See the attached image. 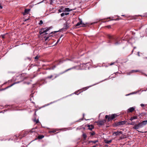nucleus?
Listing matches in <instances>:
<instances>
[{
	"label": "nucleus",
	"mask_w": 147,
	"mask_h": 147,
	"mask_svg": "<svg viewBox=\"0 0 147 147\" xmlns=\"http://www.w3.org/2000/svg\"><path fill=\"white\" fill-rule=\"evenodd\" d=\"M55 66H54L53 67V69H54V68H55Z\"/></svg>",
	"instance_id": "49530a36"
},
{
	"label": "nucleus",
	"mask_w": 147,
	"mask_h": 147,
	"mask_svg": "<svg viewBox=\"0 0 147 147\" xmlns=\"http://www.w3.org/2000/svg\"><path fill=\"white\" fill-rule=\"evenodd\" d=\"M142 123L143 126L147 124V120L143 121Z\"/></svg>",
	"instance_id": "2eb2a0df"
},
{
	"label": "nucleus",
	"mask_w": 147,
	"mask_h": 147,
	"mask_svg": "<svg viewBox=\"0 0 147 147\" xmlns=\"http://www.w3.org/2000/svg\"><path fill=\"white\" fill-rule=\"evenodd\" d=\"M122 134V132L121 131H117V132H114L113 133V135H115V136L119 135L121 134Z\"/></svg>",
	"instance_id": "6e6552de"
},
{
	"label": "nucleus",
	"mask_w": 147,
	"mask_h": 147,
	"mask_svg": "<svg viewBox=\"0 0 147 147\" xmlns=\"http://www.w3.org/2000/svg\"><path fill=\"white\" fill-rule=\"evenodd\" d=\"M58 11L59 12H61L62 11V9H59L58 10Z\"/></svg>",
	"instance_id": "f704fd0d"
},
{
	"label": "nucleus",
	"mask_w": 147,
	"mask_h": 147,
	"mask_svg": "<svg viewBox=\"0 0 147 147\" xmlns=\"http://www.w3.org/2000/svg\"><path fill=\"white\" fill-rule=\"evenodd\" d=\"M135 108L134 107H130L127 110V113H130L132 112L135 109Z\"/></svg>",
	"instance_id": "1a4fd4ad"
},
{
	"label": "nucleus",
	"mask_w": 147,
	"mask_h": 147,
	"mask_svg": "<svg viewBox=\"0 0 147 147\" xmlns=\"http://www.w3.org/2000/svg\"><path fill=\"white\" fill-rule=\"evenodd\" d=\"M118 20V19H116V20Z\"/></svg>",
	"instance_id": "864d4df0"
},
{
	"label": "nucleus",
	"mask_w": 147,
	"mask_h": 147,
	"mask_svg": "<svg viewBox=\"0 0 147 147\" xmlns=\"http://www.w3.org/2000/svg\"><path fill=\"white\" fill-rule=\"evenodd\" d=\"M129 124L130 125H134L135 124L136 125V123L135 122H132L131 123H129Z\"/></svg>",
	"instance_id": "a878e982"
},
{
	"label": "nucleus",
	"mask_w": 147,
	"mask_h": 147,
	"mask_svg": "<svg viewBox=\"0 0 147 147\" xmlns=\"http://www.w3.org/2000/svg\"><path fill=\"white\" fill-rule=\"evenodd\" d=\"M62 37V35L60 37V38H61V37Z\"/></svg>",
	"instance_id": "603ef678"
},
{
	"label": "nucleus",
	"mask_w": 147,
	"mask_h": 147,
	"mask_svg": "<svg viewBox=\"0 0 147 147\" xmlns=\"http://www.w3.org/2000/svg\"><path fill=\"white\" fill-rule=\"evenodd\" d=\"M139 71V70H132L131 71V73H135L138 72Z\"/></svg>",
	"instance_id": "5701e85b"
},
{
	"label": "nucleus",
	"mask_w": 147,
	"mask_h": 147,
	"mask_svg": "<svg viewBox=\"0 0 147 147\" xmlns=\"http://www.w3.org/2000/svg\"><path fill=\"white\" fill-rule=\"evenodd\" d=\"M143 127L142 122H139L137 124H136L133 127L134 129H137Z\"/></svg>",
	"instance_id": "39448f33"
},
{
	"label": "nucleus",
	"mask_w": 147,
	"mask_h": 147,
	"mask_svg": "<svg viewBox=\"0 0 147 147\" xmlns=\"http://www.w3.org/2000/svg\"><path fill=\"white\" fill-rule=\"evenodd\" d=\"M140 106L142 107H144V105L143 104H140Z\"/></svg>",
	"instance_id": "4c0bfd02"
},
{
	"label": "nucleus",
	"mask_w": 147,
	"mask_h": 147,
	"mask_svg": "<svg viewBox=\"0 0 147 147\" xmlns=\"http://www.w3.org/2000/svg\"><path fill=\"white\" fill-rule=\"evenodd\" d=\"M92 147H96V146H92Z\"/></svg>",
	"instance_id": "de8ad7c7"
},
{
	"label": "nucleus",
	"mask_w": 147,
	"mask_h": 147,
	"mask_svg": "<svg viewBox=\"0 0 147 147\" xmlns=\"http://www.w3.org/2000/svg\"><path fill=\"white\" fill-rule=\"evenodd\" d=\"M88 88V87H86L84 88H83L82 89L84 90H87Z\"/></svg>",
	"instance_id": "bb28decb"
},
{
	"label": "nucleus",
	"mask_w": 147,
	"mask_h": 147,
	"mask_svg": "<svg viewBox=\"0 0 147 147\" xmlns=\"http://www.w3.org/2000/svg\"><path fill=\"white\" fill-rule=\"evenodd\" d=\"M146 76H147V75H146Z\"/></svg>",
	"instance_id": "6e6d98bb"
},
{
	"label": "nucleus",
	"mask_w": 147,
	"mask_h": 147,
	"mask_svg": "<svg viewBox=\"0 0 147 147\" xmlns=\"http://www.w3.org/2000/svg\"><path fill=\"white\" fill-rule=\"evenodd\" d=\"M95 134V132H93L92 133H91V135L93 136V135H94Z\"/></svg>",
	"instance_id": "2f4dec72"
},
{
	"label": "nucleus",
	"mask_w": 147,
	"mask_h": 147,
	"mask_svg": "<svg viewBox=\"0 0 147 147\" xmlns=\"http://www.w3.org/2000/svg\"><path fill=\"white\" fill-rule=\"evenodd\" d=\"M71 9H70L69 8H66L65 9V11H71Z\"/></svg>",
	"instance_id": "a211bd4d"
},
{
	"label": "nucleus",
	"mask_w": 147,
	"mask_h": 147,
	"mask_svg": "<svg viewBox=\"0 0 147 147\" xmlns=\"http://www.w3.org/2000/svg\"><path fill=\"white\" fill-rule=\"evenodd\" d=\"M69 13H67V12H66V13H64V14H65V15H67L68 14H69Z\"/></svg>",
	"instance_id": "72a5a7b5"
},
{
	"label": "nucleus",
	"mask_w": 147,
	"mask_h": 147,
	"mask_svg": "<svg viewBox=\"0 0 147 147\" xmlns=\"http://www.w3.org/2000/svg\"><path fill=\"white\" fill-rule=\"evenodd\" d=\"M126 122L127 121H125L118 122L115 123L114 126L116 127L120 126L125 124Z\"/></svg>",
	"instance_id": "20e7f679"
},
{
	"label": "nucleus",
	"mask_w": 147,
	"mask_h": 147,
	"mask_svg": "<svg viewBox=\"0 0 147 147\" xmlns=\"http://www.w3.org/2000/svg\"><path fill=\"white\" fill-rule=\"evenodd\" d=\"M88 126L89 127V129L90 130H92L94 128V126L92 125H88Z\"/></svg>",
	"instance_id": "f3484780"
},
{
	"label": "nucleus",
	"mask_w": 147,
	"mask_h": 147,
	"mask_svg": "<svg viewBox=\"0 0 147 147\" xmlns=\"http://www.w3.org/2000/svg\"><path fill=\"white\" fill-rule=\"evenodd\" d=\"M53 27L50 26L49 27H46L45 28H42L41 29L39 32V33L42 36L48 34L47 32L50 30Z\"/></svg>",
	"instance_id": "f257e3e1"
},
{
	"label": "nucleus",
	"mask_w": 147,
	"mask_h": 147,
	"mask_svg": "<svg viewBox=\"0 0 147 147\" xmlns=\"http://www.w3.org/2000/svg\"><path fill=\"white\" fill-rule=\"evenodd\" d=\"M14 137H15L16 138H19L20 139L22 138V137L20 135H19L18 136H15Z\"/></svg>",
	"instance_id": "aec40b11"
},
{
	"label": "nucleus",
	"mask_w": 147,
	"mask_h": 147,
	"mask_svg": "<svg viewBox=\"0 0 147 147\" xmlns=\"http://www.w3.org/2000/svg\"><path fill=\"white\" fill-rule=\"evenodd\" d=\"M108 37L109 39L115 40V42L114 43L115 45L116 46L120 44V42L118 41L116 38L114 36L109 34L108 35Z\"/></svg>",
	"instance_id": "7ed1b4c3"
},
{
	"label": "nucleus",
	"mask_w": 147,
	"mask_h": 147,
	"mask_svg": "<svg viewBox=\"0 0 147 147\" xmlns=\"http://www.w3.org/2000/svg\"><path fill=\"white\" fill-rule=\"evenodd\" d=\"M114 63H111L109 64V65H113L114 64Z\"/></svg>",
	"instance_id": "e433bc0d"
},
{
	"label": "nucleus",
	"mask_w": 147,
	"mask_h": 147,
	"mask_svg": "<svg viewBox=\"0 0 147 147\" xmlns=\"http://www.w3.org/2000/svg\"><path fill=\"white\" fill-rule=\"evenodd\" d=\"M106 122V121L105 120L98 121L96 122L97 124L98 125H104V123Z\"/></svg>",
	"instance_id": "0eeeda50"
},
{
	"label": "nucleus",
	"mask_w": 147,
	"mask_h": 147,
	"mask_svg": "<svg viewBox=\"0 0 147 147\" xmlns=\"http://www.w3.org/2000/svg\"><path fill=\"white\" fill-rule=\"evenodd\" d=\"M58 32V31H55V32H54V33H56V32Z\"/></svg>",
	"instance_id": "c03bdc74"
},
{
	"label": "nucleus",
	"mask_w": 147,
	"mask_h": 147,
	"mask_svg": "<svg viewBox=\"0 0 147 147\" xmlns=\"http://www.w3.org/2000/svg\"><path fill=\"white\" fill-rule=\"evenodd\" d=\"M48 38H49V37H46V38L45 39V40H48Z\"/></svg>",
	"instance_id": "a19ab883"
},
{
	"label": "nucleus",
	"mask_w": 147,
	"mask_h": 147,
	"mask_svg": "<svg viewBox=\"0 0 147 147\" xmlns=\"http://www.w3.org/2000/svg\"><path fill=\"white\" fill-rule=\"evenodd\" d=\"M82 137L84 140H85L87 136L85 134H82Z\"/></svg>",
	"instance_id": "412c9836"
},
{
	"label": "nucleus",
	"mask_w": 147,
	"mask_h": 147,
	"mask_svg": "<svg viewBox=\"0 0 147 147\" xmlns=\"http://www.w3.org/2000/svg\"><path fill=\"white\" fill-rule=\"evenodd\" d=\"M138 55L139 56H140V54H139V53L138 52Z\"/></svg>",
	"instance_id": "37998d69"
},
{
	"label": "nucleus",
	"mask_w": 147,
	"mask_h": 147,
	"mask_svg": "<svg viewBox=\"0 0 147 147\" xmlns=\"http://www.w3.org/2000/svg\"><path fill=\"white\" fill-rule=\"evenodd\" d=\"M85 26V24L82 23V21L81 20L80 22H78L76 25V27H84Z\"/></svg>",
	"instance_id": "423d86ee"
},
{
	"label": "nucleus",
	"mask_w": 147,
	"mask_h": 147,
	"mask_svg": "<svg viewBox=\"0 0 147 147\" xmlns=\"http://www.w3.org/2000/svg\"><path fill=\"white\" fill-rule=\"evenodd\" d=\"M35 59H38V56H36L34 58Z\"/></svg>",
	"instance_id": "58836bf2"
},
{
	"label": "nucleus",
	"mask_w": 147,
	"mask_h": 147,
	"mask_svg": "<svg viewBox=\"0 0 147 147\" xmlns=\"http://www.w3.org/2000/svg\"><path fill=\"white\" fill-rule=\"evenodd\" d=\"M98 142V140L91 141H89V143H90V142H92L94 143H95Z\"/></svg>",
	"instance_id": "4be33fe9"
},
{
	"label": "nucleus",
	"mask_w": 147,
	"mask_h": 147,
	"mask_svg": "<svg viewBox=\"0 0 147 147\" xmlns=\"http://www.w3.org/2000/svg\"><path fill=\"white\" fill-rule=\"evenodd\" d=\"M118 115L115 114H113L111 115H106L105 116V118L106 119H108V121H109L111 120H112L113 119H114Z\"/></svg>",
	"instance_id": "f03ea898"
},
{
	"label": "nucleus",
	"mask_w": 147,
	"mask_h": 147,
	"mask_svg": "<svg viewBox=\"0 0 147 147\" xmlns=\"http://www.w3.org/2000/svg\"><path fill=\"white\" fill-rule=\"evenodd\" d=\"M59 40H60V39H59V40H58L57 41V42H56V43H58L59 42Z\"/></svg>",
	"instance_id": "79ce46f5"
},
{
	"label": "nucleus",
	"mask_w": 147,
	"mask_h": 147,
	"mask_svg": "<svg viewBox=\"0 0 147 147\" xmlns=\"http://www.w3.org/2000/svg\"><path fill=\"white\" fill-rule=\"evenodd\" d=\"M69 23L67 21L64 24V28L65 29H67L68 28V25H69Z\"/></svg>",
	"instance_id": "9b49d317"
},
{
	"label": "nucleus",
	"mask_w": 147,
	"mask_h": 147,
	"mask_svg": "<svg viewBox=\"0 0 147 147\" xmlns=\"http://www.w3.org/2000/svg\"><path fill=\"white\" fill-rule=\"evenodd\" d=\"M43 37H44V38H45V36H43Z\"/></svg>",
	"instance_id": "5fc2aeb1"
},
{
	"label": "nucleus",
	"mask_w": 147,
	"mask_h": 147,
	"mask_svg": "<svg viewBox=\"0 0 147 147\" xmlns=\"http://www.w3.org/2000/svg\"><path fill=\"white\" fill-rule=\"evenodd\" d=\"M34 121L36 122V123H37L39 122V121L38 119L36 120V119L34 120Z\"/></svg>",
	"instance_id": "b1692460"
},
{
	"label": "nucleus",
	"mask_w": 147,
	"mask_h": 147,
	"mask_svg": "<svg viewBox=\"0 0 147 147\" xmlns=\"http://www.w3.org/2000/svg\"><path fill=\"white\" fill-rule=\"evenodd\" d=\"M56 130H52L51 131H50V133H54L55 132H56Z\"/></svg>",
	"instance_id": "cd10ccee"
},
{
	"label": "nucleus",
	"mask_w": 147,
	"mask_h": 147,
	"mask_svg": "<svg viewBox=\"0 0 147 147\" xmlns=\"http://www.w3.org/2000/svg\"><path fill=\"white\" fill-rule=\"evenodd\" d=\"M43 23V21L42 20H40L39 23L38 24L39 25H41Z\"/></svg>",
	"instance_id": "393cba45"
},
{
	"label": "nucleus",
	"mask_w": 147,
	"mask_h": 147,
	"mask_svg": "<svg viewBox=\"0 0 147 147\" xmlns=\"http://www.w3.org/2000/svg\"><path fill=\"white\" fill-rule=\"evenodd\" d=\"M122 16H125V15H122Z\"/></svg>",
	"instance_id": "09e8293b"
},
{
	"label": "nucleus",
	"mask_w": 147,
	"mask_h": 147,
	"mask_svg": "<svg viewBox=\"0 0 147 147\" xmlns=\"http://www.w3.org/2000/svg\"><path fill=\"white\" fill-rule=\"evenodd\" d=\"M88 64L87 63H83L82 65L83 66L85 67V65Z\"/></svg>",
	"instance_id": "473e14b6"
},
{
	"label": "nucleus",
	"mask_w": 147,
	"mask_h": 147,
	"mask_svg": "<svg viewBox=\"0 0 147 147\" xmlns=\"http://www.w3.org/2000/svg\"><path fill=\"white\" fill-rule=\"evenodd\" d=\"M53 77V76L52 75H51L50 76H49L48 77H47V78H49V79H51V78L52 77Z\"/></svg>",
	"instance_id": "c756f323"
},
{
	"label": "nucleus",
	"mask_w": 147,
	"mask_h": 147,
	"mask_svg": "<svg viewBox=\"0 0 147 147\" xmlns=\"http://www.w3.org/2000/svg\"><path fill=\"white\" fill-rule=\"evenodd\" d=\"M0 8L1 9H2L3 8V6L1 5V4L0 3Z\"/></svg>",
	"instance_id": "ea45409f"
},
{
	"label": "nucleus",
	"mask_w": 147,
	"mask_h": 147,
	"mask_svg": "<svg viewBox=\"0 0 147 147\" xmlns=\"http://www.w3.org/2000/svg\"><path fill=\"white\" fill-rule=\"evenodd\" d=\"M61 17H63L65 16L64 13H63L61 14Z\"/></svg>",
	"instance_id": "7c9ffc66"
},
{
	"label": "nucleus",
	"mask_w": 147,
	"mask_h": 147,
	"mask_svg": "<svg viewBox=\"0 0 147 147\" xmlns=\"http://www.w3.org/2000/svg\"><path fill=\"white\" fill-rule=\"evenodd\" d=\"M112 140H105V143L107 144H109L112 142Z\"/></svg>",
	"instance_id": "dca6fc26"
},
{
	"label": "nucleus",
	"mask_w": 147,
	"mask_h": 147,
	"mask_svg": "<svg viewBox=\"0 0 147 147\" xmlns=\"http://www.w3.org/2000/svg\"><path fill=\"white\" fill-rule=\"evenodd\" d=\"M137 116H134L131 117L130 119L129 120L131 121L134 119H137Z\"/></svg>",
	"instance_id": "ddd939ff"
},
{
	"label": "nucleus",
	"mask_w": 147,
	"mask_h": 147,
	"mask_svg": "<svg viewBox=\"0 0 147 147\" xmlns=\"http://www.w3.org/2000/svg\"><path fill=\"white\" fill-rule=\"evenodd\" d=\"M14 84H11V85H10V86L6 87V88H3V89H0V91H2V90H5L7 89L8 88H9V87H10L11 86H13Z\"/></svg>",
	"instance_id": "f8f14e48"
},
{
	"label": "nucleus",
	"mask_w": 147,
	"mask_h": 147,
	"mask_svg": "<svg viewBox=\"0 0 147 147\" xmlns=\"http://www.w3.org/2000/svg\"><path fill=\"white\" fill-rule=\"evenodd\" d=\"M30 9H25L24 12L23 13L24 15H25L26 14L28 13L30 11Z\"/></svg>",
	"instance_id": "9d476101"
},
{
	"label": "nucleus",
	"mask_w": 147,
	"mask_h": 147,
	"mask_svg": "<svg viewBox=\"0 0 147 147\" xmlns=\"http://www.w3.org/2000/svg\"><path fill=\"white\" fill-rule=\"evenodd\" d=\"M53 32H51V34H52V33H53Z\"/></svg>",
	"instance_id": "8fccbe9b"
},
{
	"label": "nucleus",
	"mask_w": 147,
	"mask_h": 147,
	"mask_svg": "<svg viewBox=\"0 0 147 147\" xmlns=\"http://www.w3.org/2000/svg\"><path fill=\"white\" fill-rule=\"evenodd\" d=\"M109 42H110H110H111V41H109Z\"/></svg>",
	"instance_id": "3c124183"
},
{
	"label": "nucleus",
	"mask_w": 147,
	"mask_h": 147,
	"mask_svg": "<svg viewBox=\"0 0 147 147\" xmlns=\"http://www.w3.org/2000/svg\"><path fill=\"white\" fill-rule=\"evenodd\" d=\"M76 67L74 66V67H71V68H69V69H67V70H65V71L63 72V73H65V72H67V71H69V70H71V69H75V68H76Z\"/></svg>",
	"instance_id": "4468645a"
},
{
	"label": "nucleus",
	"mask_w": 147,
	"mask_h": 147,
	"mask_svg": "<svg viewBox=\"0 0 147 147\" xmlns=\"http://www.w3.org/2000/svg\"><path fill=\"white\" fill-rule=\"evenodd\" d=\"M34 129L33 128L31 130H30V132L31 133H33V132H35V131H34L33 130Z\"/></svg>",
	"instance_id": "c85d7f7f"
},
{
	"label": "nucleus",
	"mask_w": 147,
	"mask_h": 147,
	"mask_svg": "<svg viewBox=\"0 0 147 147\" xmlns=\"http://www.w3.org/2000/svg\"><path fill=\"white\" fill-rule=\"evenodd\" d=\"M5 35H1V36L2 37V38H5Z\"/></svg>",
	"instance_id": "c9c22d12"
},
{
	"label": "nucleus",
	"mask_w": 147,
	"mask_h": 147,
	"mask_svg": "<svg viewBox=\"0 0 147 147\" xmlns=\"http://www.w3.org/2000/svg\"><path fill=\"white\" fill-rule=\"evenodd\" d=\"M44 136L43 135H39L38 136V138L39 139H41L43 138Z\"/></svg>",
	"instance_id": "6ab92c4d"
},
{
	"label": "nucleus",
	"mask_w": 147,
	"mask_h": 147,
	"mask_svg": "<svg viewBox=\"0 0 147 147\" xmlns=\"http://www.w3.org/2000/svg\"><path fill=\"white\" fill-rule=\"evenodd\" d=\"M107 27H108L109 28V27H110V26H108Z\"/></svg>",
	"instance_id": "a18cd8bd"
}]
</instances>
